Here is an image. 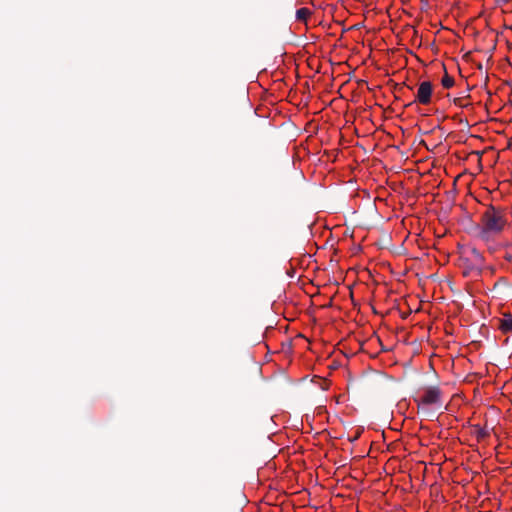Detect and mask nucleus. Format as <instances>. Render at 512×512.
I'll return each instance as SVG.
<instances>
[{"label": "nucleus", "instance_id": "6", "mask_svg": "<svg viewBox=\"0 0 512 512\" xmlns=\"http://www.w3.org/2000/svg\"><path fill=\"white\" fill-rule=\"evenodd\" d=\"M474 434L478 440H484L490 434L489 430L485 427H480L479 425L473 426Z\"/></svg>", "mask_w": 512, "mask_h": 512}, {"label": "nucleus", "instance_id": "3", "mask_svg": "<svg viewBox=\"0 0 512 512\" xmlns=\"http://www.w3.org/2000/svg\"><path fill=\"white\" fill-rule=\"evenodd\" d=\"M433 86L431 82L424 81L419 85L414 102L427 105L431 102Z\"/></svg>", "mask_w": 512, "mask_h": 512}, {"label": "nucleus", "instance_id": "8", "mask_svg": "<svg viewBox=\"0 0 512 512\" xmlns=\"http://www.w3.org/2000/svg\"><path fill=\"white\" fill-rule=\"evenodd\" d=\"M311 14L310 10L307 8H300L296 11V18L298 20H306L307 17Z\"/></svg>", "mask_w": 512, "mask_h": 512}, {"label": "nucleus", "instance_id": "1", "mask_svg": "<svg viewBox=\"0 0 512 512\" xmlns=\"http://www.w3.org/2000/svg\"><path fill=\"white\" fill-rule=\"evenodd\" d=\"M506 225L507 219L504 210L489 204L481 213L479 223L475 227V236L488 242L500 235Z\"/></svg>", "mask_w": 512, "mask_h": 512}, {"label": "nucleus", "instance_id": "9", "mask_svg": "<svg viewBox=\"0 0 512 512\" xmlns=\"http://www.w3.org/2000/svg\"><path fill=\"white\" fill-rule=\"evenodd\" d=\"M471 273H475L476 274V270H472L471 269V263L469 265H467V269L464 271V275L465 276H468L470 275Z\"/></svg>", "mask_w": 512, "mask_h": 512}, {"label": "nucleus", "instance_id": "7", "mask_svg": "<svg viewBox=\"0 0 512 512\" xmlns=\"http://www.w3.org/2000/svg\"><path fill=\"white\" fill-rule=\"evenodd\" d=\"M441 84L444 88L449 89L454 85V79L449 76L447 73L443 76L441 80Z\"/></svg>", "mask_w": 512, "mask_h": 512}, {"label": "nucleus", "instance_id": "2", "mask_svg": "<svg viewBox=\"0 0 512 512\" xmlns=\"http://www.w3.org/2000/svg\"><path fill=\"white\" fill-rule=\"evenodd\" d=\"M441 391L438 387H428L423 395L419 396L415 401L418 403V406L421 405H432L440 402Z\"/></svg>", "mask_w": 512, "mask_h": 512}, {"label": "nucleus", "instance_id": "5", "mask_svg": "<svg viewBox=\"0 0 512 512\" xmlns=\"http://www.w3.org/2000/svg\"><path fill=\"white\" fill-rule=\"evenodd\" d=\"M499 328L502 332H510L512 331V317L507 316L503 319L499 320Z\"/></svg>", "mask_w": 512, "mask_h": 512}, {"label": "nucleus", "instance_id": "4", "mask_svg": "<svg viewBox=\"0 0 512 512\" xmlns=\"http://www.w3.org/2000/svg\"><path fill=\"white\" fill-rule=\"evenodd\" d=\"M471 254V269L476 270V275H480L482 272V267L484 264V256L482 253L475 247L470 248Z\"/></svg>", "mask_w": 512, "mask_h": 512}]
</instances>
